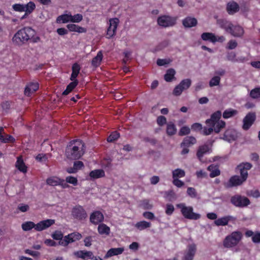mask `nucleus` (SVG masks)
Instances as JSON below:
<instances>
[{
	"mask_svg": "<svg viewBox=\"0 0 260 260\" xmlns=\"http://www.w3.org/2000/svg\"><path fill=\"white\" fill-rule=\"evenodd\" d=\"M221 116V112L217 111L212 114L210 119H207L206 123L207 126L203 128V135L208 136L210 135L213 131L218 134L221 129L224 127L225 122L224 121L220 120Z\"/></svg>",
	"mask_w": 260,
	"mask_h": 260,
	"instance_id": "f257e3e1",
	"label": "nucleus"
},
{
	"mask_svg": "<svg viewBox=\"0 0 260 260\" xmlns=\"http://www.w3.org/2000/svg\"><path fill=\"white\" fill-rule=\"evenodd\" d=\"M84 144L79 140L71 141L66 150V155L70 159H78L84 154Z\"/></svg>",
	"mask_w": 260,
	"mask_h": 260,
	"instance_id": "f03ea898",
	"label": "nucleus"
},
{
	"mask_svg": "<svg viewBox=\"0 0 260 260\" xmlns=\"http://www.w3.org/2000/svg\"><path fill=\"white\" fill-rule=\"evenodd\" d=\"M36 34L34 29L30 27H24L20 29L14 35L12 38V42L15 45L21 46L29 41Z\"/></svg>",
	"mask_w": 260,
	"mask_h": 260,
	"instance_id": "7ed1b4c3",
	"label": "nucleus"
},
{
	"mask_svg": "<svg viewBox=\"0 0 260 260\" xmlns=\"http://www.w3.org/2000/svg\"><path fill=\"white\" fill-rule=\"evenodd\" d=\"M242 237V234L240 232H234L225 238L223 245L226 248L233 247L239 243Z\"/></svg>",
	"mask_w": 260,
	"mask_h": 260,
	"instance_id": "20e7f679",
	"label": "nucleus"
},
{
	"mask_svg": "<svg viewBox=\"0 0 260 260\" xmlns=\"http://www.w3.org/2000/svg\"><path fill=\"white\" fill-rule=\"evenodd\" d=\"M177 206L181 209V213L185 218L197 220L201 217L200 214L193 212V208L191 206H186L184 204H178Z\"/></svg>",
	"mask_w": 260,
	"mask_h": 260,
	"instance_id": "39448f33",
	"label": "nucleus"
},
{
	"mask_svg": "<svg viewBox=\"0 0 260 260\" xmlns=\"http://www.w3.org/2000/svg\"><path fill=\"white\" fill-rule=\"evenodd\" d=\"M231 203L236 207L243 208L250 204V200L246 197L235 194L231 198Z\"/></svg>",
	"mask_w": 260,
	"mask_h": 260,
	"instance_id": "423d86ee",
	"label": "nucleus"
},
{
	"mask_svg": "<svg viewBox=\"0 0 260 260\" xmlns=\"http://www.w3.org/2000/svg\"><path fill=\"white\" fill-rule=\"evenodd\" d=\"M158 24L162 27H172L175 25L176 19L168 15H163L157 18Z\"/></svg>",
	"mask_w": 260,
	"mask_h": 260,
	"instance_id": "0eeeda50",
	"label": "nucleus"
},
{
	"mask_svg": "<svg viewBox=\"0 0 260 260\" xmlns=\"http://www.w3.org/2000/svg\"><path fill=\"white\" fill-rule=\"evenodd\" d=\"M197 143L196 139L192 136H187L185 137L182 142H181L180 146L182 148L181 151V154H186L189 152L188 147H191L193 145Z\"/></svg>",
	"mask_w": 260,
	"mask_h": 260,
	"instance_id": "6e6552de",
	"label": "nucleus"
},
{
	"mask_svg": "<svg viewBox=\"0 0 260 260\" xmlns=\"http://www.w3.org/2000/svg\"><path fill=\"white\" fill-rule=\"evenodd\" d=\"M252 167V165L249 162H242L237 166L236 169L238 171L243 180H247L248 174V171L250 170Z\"/></svg>",
	"mask_w": 260,
	"mask_h": 260,
	"instance_id": "1a4fd4ad",
	"label": "nucleus"
},
{
	"mask_svg": "<svg viewBox=\"0 0 260 260\" xmlns=\"http://www.w3.org/2000/svg\"><path fill=\"white\" fill-rule=\"evenodd\" d=\"M246 180H243L241 176L234 175L232 176L227 182L224 183L225 188H229L234 186L241 185Z\"/></svg>",
	"mask_w": 260,
	"mask_h": 260,
	"instance_id": "9d476101",
	"label": "nucleus"
},
{
	"mask_svg": "<svg viewBox=\"0 0 260 260\" xmlns=\"http://www.w3.org/2000/svg\"><path fill=\"white\" fill-rule=\"evenodd\" d=\"M72 215L74 218L79 220L85 219L87 216L85 210L80 205L76 206L73 208Z\"/></svg>",
	"mask_w": 260,
	"mask_h": 260,
	"instance_id": "9b49d317",
	"label": "nucleus"
},
{
	"mask_svg": "<svg viewBox=\"0 0 260 260\" xmlns=\"http://www.w3.org/2000/svg\"><path fill=\"white\" fill-rule=\"evenodd\" d=\"M119 23V20L117 18H111L109 20V26L107 31L108 38L110 39L115 36Z\"/></svg>",
	"mask_w": 260,
	"mask_h": 260,
	"instance_id": "f8f14e48",
	"label": "nucleus"
},
{
	"mask_svg": "<svg viewBox=\"0 0 260 260\" xmlns=\"http://www.w3.org/2000/svg\"><path fill=\"white\" fill-rule=\"evenodd\" d=\"M238 137V133L236 130L233 128H228L225 131L223 137H220V139L231 143L235 141Z\"/></svg>",
	"mask_w": 260,
	"mask_h": 260,
	"instance_id": "ddd939ff",
	"label": "nucleus"
},
{
	"mask_svg": "<svg viewBox=\"0 0 260 260\" xmlns=\"http://www.w3.org/2000/svg\"><path fill=\"white\" fill-rule=\"evenodd\" d=\"M256 115L254 113H249L247 114L243 120V129L245 131L248 130L254 123Z\"/></svg>",
	"mask_w": 260,
	"mask_h": 260,
	"instance_id": "4468645a",
	"label": "nucleus"
},
{
	"mask_svg": "<svg viewBox=\"0 0 260 260\" xmlns=\"http://www.w3.org/2000/svg\"><path fill=\"white\" fill-rule=\"evenodd\" d=\"M197 251L195 244L189 245L185 252L182 260H192Z\"/></svg>",
	"mask_w": 260,
	"mask_h": 260,
	"instance_id": "2eb2a0df",
	"label": "nucleus"
},
{
	"mask_svg": "<svg viewBox=\"0 0 260 260\" xmlns=\"http://www.w3.org/2000/svg\"><path fill=\"white\" fill-rule=\"evenodd\" d=\"M55 223L53 219H46L42 220L36 224L35 230L37 231H42L50 227Z\"/></svg>",
	"mask_w": 260,
	"mask_h": 260,
	"instance_id": "dca6fc26",
	"label": "nucleus"
},
{
	"mask_svg": "<svg viewBox=\"0 0 260 260\" xmlns=\"http://www.w3.org/2000/svg\"><path fill=\"white\" fill-rule=\"evenodd\" d=\"M74 255L77 258H80L84 260H87L93 258V254L92 251L85 250H79L75 251Z\"/></svg>",
	"mask_w": 260,
	"mask_h": 260,
	"instance_id": "f3484780",
	"label": "nucleus"
},
{
	"mask_svg": "<svg viewBox=\"0 0 260 260\" xmlns=\"http://www.w3.org/2000/svg\"><path fill=\"white\" fill-rule=\"evenodd\" d=\"M104 220V215L100 211L93 212L90 216V221L94 224H98Z\"/></svg>",
	"mask_w": 260,
	"mask_h": 260,
	"instance_id": "a211bd4d",
	"label": "nucleus"
},
{
	"mask_svg": "<svg viewBox=\"0 0 260 260\" xmlns=\"http://www.w3.org/2000/svg\"><path fill=\"white\" fill-rule=\"evenodd\" d=\"M39 88V84L37 82L30 83L25 87L24 94L25 95L30 96Z\"/></svg>",
	"mask_w": 260,
	"mask_h": 260,
	"instance_id": "6ab92c4d",
	"label": "nucleus"
},
{
	"mask_svg": "<svg viewBox=\"0 0 260 260\" xmlns=\"http://www.w3.org/2000/svg\"><path fill=\"white\" fill-rule=\"evenodd\" d=\"M226 10L229 14L233 15L239 10V6L237 3L231 2L227 4Z\"/></svg>",
	"mask_w": 260,
	"mask_h": 260,
	"instance_id": "aec40b11",
	"label": "nucleus"
},
{
	"mask_svg": "<svg viewBox=\"0 0 260 260\" xmlns=\"http://www.w3.org/2000/svg\"><path fill=\"white\" fill-rule=\"evenodd\" d=\"M182 24L185 27H191L197 24V20L194 18L187 17L183 20Z\"/></svg>",
	"mask_w": 260,
	"mask_h": 260,
	"instance_id": "412c9836",
	"label": "nucleus"
},
{
	"mask_svg": "<svg viewBox=\"0 0 260 260\" xmlns=\"http://www.w3.org/2000/svg\"><path fill=\"white\" fill-rule=\"evenodd\" d=\"M207 170L211 172L209 175L211 178L218 176L220 174V171L218 167L213 164L209 166L207 168Z\"/></svg>",
	"mask_w": 260,
	"mask_h": 260,
	"instance_id": "4be33fe9",
	"label": "nucleus"
},
{
	"mask_svg": "<svg viewBox=\"0 0 260 260\" xmlns=\"http://www.w3.org/2000/svg\"><path fill=\"white\" fill-rule=\"evenodd\" d=\"M220 27L224 29L228 32L233 27V24L230 21L224 19H219L217 21Z\"/></svg>",
	"mask_w": 260,
	"mask_h": 260,
	"instance_id": "5701e85b",
	"label": "nucleus"
},
{
	"mask_svg": "<svg viewBox=\"0 0 260 260\" xmlns=\"http://www.w3.org/2000/svg\"><path fill=\"white\" fill-rule=\"evenodd\" d=\"M232 35L236 37H241L244 34L243 29L240 26H234L229 32Z\"/></svg>",
	"mask_w": 260,
	"mask_h": 260,
	"instance_id": "b1692460",
	"label": "nucleus"
},
{
	"mask_svg": "<svg viewBox=\"0 0 260 260\" xmlns=\"http://www.w3.org/2000/svg\"><path fill=\"white\" fill-rule=\"evenodd\" d=\"M124 251V248L122 247L114 248L110 249L106 254L105 257H109L114 255H117L121 254Z\"/></svg>",
	"mask_w": 260,
	"mask_h": 260,
	"instance_id": "393cba45",
	"label": "nucleus"
},
{
	"mask_svg": "<svg viewBox=\"0 0 260 260\" xmlns=\"http://www.w3.org/2000/svg\"><path fill=\"white\" fill-rule=\"evenodd\" d=\"M166 133L168 136H172L177 133V128L175 124L172 122L167 123Z\"/></svg>",
	"mask_w": 260,
	"mask_h": 260,
	"instance_id": "a878e982",
	"label": "nucleus"
},
{
	"mask_svg": "<svg viewBox=\"0 0 260 260\" xmlns=\"http://www.w3.org/2000/svg\"><path fill=\"white\" fill-rule=\"evenodd\" d=\"M209 149L210 148L207 145L200 146L197 153V156L198 158L201 160L203 155L209 151Z\"/></svg>",
	"mask_w": 260,
	"mask_h": 260,
	"instance_id": "bb28decb",
	"label": "nucleus"
},
{
	"mask_svg": "<svg viewBox=\"0 0 260 260\" xmlns=\"http://www.w3.org/2000/svg\"><path fill=\"white\" fill-rule=\"evenodd\" d=\"M98 231L99 233L102 235L108 236L110 233V228L104 223H101L99 225Z\"/></svg>",
	"mask_w": 260,
	"mask_h": 260,
	"instance_id": "cd10ccee",
	"label": "nucleus"
},
{
	"mask_svg": "<svg viewBox=\"0 0 260 260\" xmlns=\"http://www.w3.org/2000/svg\"><path fill=\"white\" fill-rule=\"evenodd\" d=\"M67 28L71 31H75L79 33L85 32L86 28L74 24H69L67 25Z\"/></svg>",
	"mask_w": 260,
	"mask_h": 260,
	"instance_id": "c85d7f7f",
	"label": "nucleus"
},
{
	"mask_svg": "<svg viewBox=\"0 0 260 260\" xmlns=\"http://www.w3.org/2000/svg\"><path fill=\"white\" fill-rule=\"evenodd\" d=\"M72 73L71 74L70 79L71 80L74 81L77 80L76 79L79 73L80 67L77 63H75L72 66Z\"/></svg>",
	"mask_w": 260,
	"mask_h": 260,
	"instance_id": "c756f323",
	"label": "nucleus"
},
{
	"mask_svg": "<svg viewBox=\"0 0 260 260\" xmlns=\"http://www.w3.org/2000/svg\"><path fill=\"white\" fill-rule=\"evenodd\" d=\"M103 57L102 52L101 51H99L96 56H95L91 61L92 66L95 68L99 67L101 64Z\"/></svg>",
	"mask_w": 260,
	"mask_h": 260,
	"instance_id": "7c9ffc66",
	"label": "nucleus"
},
{
	"mask_svg": "<svg viewBox=\"0 0 260 260\" xmlns=\"http://www.w3.org/2000/svg\"><path fill=\"white\" fill-rule=\"evenodd\" d=\"M105 176V172L102 169L94 170L91 171L89 176L92 179H98Z\"/></svg>",
	"mask_w": 260,
	"mask_h": 260,
	"instance_id": "2f4dec72",
	"label": "nucleus"
},
{
	"mask_svg": "<svg viewBox=\"0 0 260 260\" xmlns=\"http://www.w3.org/2000/svg\"><path fill=\"white\" fill-rule=\"evenodd\" d=\"M15 166L20 171L23 173H26L27 171V167L25 165L23 160L21 157H18L17 158Z\"/></svg>",
	"mask_w": 260,
	"mask_h": 260,
	"instance_id": "473e14b6",
	"label": "nucleus"
},
{
	"mask_svg": "<svg viewBox=\"0 0 260 260\" xmlns=\"http://www.w3.org/2000/svg\"><path fill=\"white\" fill-rule=\"evenodd\" d=\"M151 224L150 222L146 221H141L136 223L135 226L140 231L145 230L151 226Z\"/></svg>",
	"mask_w": 260,
	"mask_h": 260,
	"instance_id": "72a5a7b5",
	"label": "nucleus"
},
{
	"mask_svg": "<svg viewBox=\"0 0 260 260\" xmlns=\"http://www.w3.org/2000/svg\"><path fill=\"white\" fill-rule=\"evenodd\" d=\"M201 38L204 41H209L212 43L216 42L215 35L211 32H204L201 35Z\"/></svg>",
	"mask_w": 260,
	"mask_h": 260,
	"instance_id": "f704fd0d",
	"label": "nucleus"
},
{
	"mask_svg": "<svg viewBox=\"0 0 260 260\" xmlns=\"http://www.w3.org/2000/svg\"><path fill=\"white\" fill-rule=\"evenodd\" d=\"M230 220V216H225L217 219L214 221V223L217 226H224L227 225Z\"/></svg>",
	"mask_w": 260,
	"mask_h": 260,
	"instance_id": "c9c22d12",
	"label": "nucleus"
},
{
	"mask_svg": "<svg viewBox=\"0 0 260 260\" xmlns=\"http://www.w3.org/2000/svg\"><path fill=\"white\" fill-rule=\"evenodd\" d=\"M78 81L77 80H75L74 81H72L67 87L66 89L62 92V94L63 95H67L69 93H70L78 85Z\"/></svg>",
	"mask_w": 260,
	"mask_h": 260,
	"instance_id": "e433bc0d",
	"label": "nucleus"
},
{
	"mask_svg": "<svg viewBox=\"0 0 260 260\" xmlns=\"http://www.w3.org/2000/svg\"><path fill=\"white\" fill-rule=\"evenodd\" d=\"M71 17V14H66L59 16L56 19V22L57 23L62 22L63 23H68L71 22L70 19Z\"/></svg>",
	"mask_w": 260,
	"mask_h": 260,
	"instance_id": "4c0bfd02",
	"label": "nucleus"
},
{
	"mask_svg": "<svg viewBox=\"0 0 260 260\" xmlns=\"http://www.w3.org/2000/svg\"><path fill=\"white\" fill-rule=\"evenodd\" d=\"M176 72L173 69H170L167 71L164 76L165 80L167 82H170L174 78Z\"/></svg>",
	"mask_w": 260,
	"mask_h": 260,
	"instance_id": "58836bf2",
	"label": "nucleus"
},
{
	"mask_svg": "<svg viewBox=\"0 0 260 260\" xmlns=\"http://www.w3.org/2000/svg\"><path fill=\"white\" fill-rule=\"evenodd\" d=\"M24 6V12H26V14H30L36 8V5L32 2H29Z\"/></svg>",
	"mask_w": 260,
	"mask_h": 260,
	"instance_id": "ea45409f",
	"label": "nucleus"
},
{
	"mask_svg": "<svg viewBox=\"0 0 260 260\" xmlns=\"http://www.w3.org/2000/svg\"><path fill=\"white\" fill-rule=\"evenodd\" d=\"M249 95L252 99L260 98V87L252 89L250 92Z\"/></svg>",
	"mask_w": 260,
	"mask_h": 260,
	"instance_id": "a19ab883",
	"label": "nucleus"
},
{
	"mask_svg": "<svg viewBox=\"0 0 260 260\" xmlns=\"http://www.w3.org/2000/svg\"><path fill=\"white\" fill-rule=\"evenodd\" d=\"M238 111L236 110L231 109H228L224 111L223 113V117L225 119L229 118L236 115Z\"/></svg>",
	"mask_w": 260,
	"mask_h": 260,
	"instance_id": "79ce46f5",
	"label": "nucleus"
},
{
	"mask_svg": "<svg viewBox=\"0 0 260 260\" xmlns=\"http://www.w3.org/2000/svg\"><path fill=\"white\" fill-rule=\"evenodd\" d=\"M47 183L51 186H56L60 183V179L56 177H50L47 179Z\"/></svg>",
	"mask_w": 260,
	"mask_h": 260,
	"instance_id": "37998d69",
	"label": "nucleus"
},
{
	"mask_svg": "<svg viewBox=\"0 0 260 260\" xmlns=\"http://www.w3.org/2000/svg\"><path fill=\"white\" fill-rule=\"evenodd\" d=\"M36 224L32 221H27L22 224V229L25 231H27L30 230L32 228L35 229Z\"/></svg>",
	"mask_w": 260,
	"mask_h": 260,
	"instance_id": "c03bdc74",
	"label": "nucleus"
},
{
	"mask_svg": "<svg viewBox=\"0 0 260 260\" xmlns=\"http://www.w3.org/2000/svg\"><path fill=\"white\" fill-rule=\"evenodd\" d=\"M185 173L184 170L180 169H177L173 171V178H178V177H183L185 176Z\"/></svg>",
	"mask_w": 260,
	"mask_h": 260,
	"instance_id": "a18cd8bd",
	"label": "nucleus"
},
{
	"mask_svg": "<svg viewBox=\"0 0 260 260\" xmlns=\"http://www.w3.org/2000/svg\"><path fill=\"white\" fill-rule=\"evenodd\" d=\"M74 240L72 237H68V235L66 236L64 238L59 241V243L60 245L63 246H67L69 243L74 242Z\"/></svg>",
	"mask_w": 260,
	"mask_h": 260,
	"instance_id": "49530a36",
	"label": "nucleus"
},
{
	"mask_svg": "<svg viewBox=\"0 0 260 260\" xmlns=\"http://www.w3.org/2000/svg\"><path fill=\"white\" fill-rule=\"evenodd\" d=\"M191 81L189 79H184L180 83L179 85L183 90L188 89L191 85Z\"/></svg>",
	"mask_w": 260,
	"mask_h": 260,
	"instance_id": "de8ad7c7",
	"label": "nucleus"
},
{
	"mask_svg": "<svg viewBox=\"0 0 260 260\" xmlns=\"http://www.w3.org/2000/svg\"><path fill=\"white\" fill-rule=\"evenodd\" d=\"M83 19V16L80 14H77L74 16L71 15L70 21L73 23H79Z\"/></svg>",
	"mask_w": 260,
	"mask_h": 260,
	"instance_id": "09e8293b",
	"label": "nucleus"
},
{
	"mask_svg": "<svg viewBox=\"0 0 260 260\" xmlns=\"http://www.w3.org/2000/svg\"><path fill=\"white\" fill-rule=\"evenodd\" d=\"M220 81V78L219 76H214L213 77L209 82V86L210 87H213L214 86H217L219 84Z\"/></svg>",
	"mask_w": 260,
	"mask_h": 260,
	"instance_id": "8fccbe9b",
	"label": "nucleus"
},
{
	"mask_svg": "<svg viewBox=\"0 0 260 260\" xmlns=\"http://www.w3.org/2000/svg\"><path fill=\"white\" fill-rule=\"evenodd\" d=\"M190 132V129L189 127L186 126H184L180 128L178 134L180 136H183L189 134Z\"/></svg>",
	"mask_w": 260,
	"mask_h": 260,
	"instance_id": "3c124183",
	"label": "nucleus"
},
{
	"mask_svg": "<svg viewBox=\"0 0 260 260\" xmlns=\"http://www.w3.org/2000/svg\"><path fill=\"white\" fill-rule=\"evenodd\" d=\"M119 137V134L117 132H113L107 138L109 142H112L117 140Z\"/></svg>",
	"mask_w": 260,
	"mask_h": 260,
	"instance_id": "603ef678",
	"label": "nucleus"
},
{
	"mask_svg": "<svg viewBox=\"0 0 260 260\" xmlns=\"http://www.w3.org/2000/svg\"><path fill=\"white\" fill-rule=\"evenodd\" d=\"M174 207L172 204H168L166 205V213L168 215H171L174 211Z\"/></svg>",
	"mask_w": 260,
	"mask_h": 260,
	"instance_id": "864d4df0",
	"label": "nucleus"
},
{
	"mask_svg": "<svg viewBox=\"0 0 260 260\" xmlns=\"http://www.w3.org/2000/svg\"><path fill=\"white\" fill-rule=\"evenodd\" d=\"M66 181L67 183L72 184L75 186L78 184V180L76 178L73 176H68L66 177Z\"/></svg>",
	"mask_w": 260,
	"mask_h": 260,
	"instance_id": "5fc2aeb1",
	"label": "nucleus"
},
{
	"mask_svg": "<svg viewBox=\"0 0 260 260\" xmlns=\"http://www.w3.org/2000/svg\"><path fill=\"white\" fill-rule=\"evenodd\" d=\"M187 194L192 198H194L197 196V193L195 188L193 187H188L187 190Z\"/></svg>",
	"mask_w": 260,
	"mask_h": 260,
	"instance_id": "6e6d98bb",
	"label": "nucleus"
},
{
	"mask_svg": "<svg viewBox=\"0 0 260 260\" xmlns=\"http://www.w3.org/2000/svg\"><path fill=\"white\" fill-rule=\"evenodd\" d=\"M4 136L3 137L2 142L3 143H8V142H14L15 141V139L11 135L7 134H4Z\"/></svg>",
	"mask_w": 260,
	"mask_h": 260,
	"instance_id": "4d7b16f0",
	"label": "nucleus"
},
{
	"mask_svg": "<svg viewBox=\"0 0 260 260\" xmlns=\"http://www.w3.org/2000/svg\"><path fill=\"white\" fill-rule=\"evenodd\" d=\"M13 9L15 11L18 12H24V6L23 4H14L12 6Z\"/></svg>",
	"mask_w": 260,
	"mask_h": 260,
	"instance_id": "13d9d810",
	"label": "nucleus"
},
{
	"mask_svg": "<svg viewBox=\"0 0 260 260\" xmlns=\"http://www.w3.org/2000/svg\"><path fill=\"white\" fill-rule=\"evenodd\" d=\"M157 123L161 126L167 123V119L164 116H159L157 118Z\"/></svg>",
	"mask_w": 260,
	"mask_h": 260,
	"instance_id": "bf43d9fd",
	"label": "nucleus"
},
{
	"mask_svg": "<svg viewBox=\"0 0 260 260\" xmlns=\"http://www.w3.org/2000/svg\"><path fill=\"white\" fill-rule=\"evenodd\" d=\"M238 44L235 40H231L228 43L226 48L229 49H234L237 47Z\"/></svg>",
	"mask_w": 260,
	"mask_h": 260,
	"instance_id": "052dcab7",
	"label": "nucleus"
},
{
	"mask_svg": "<svg viewBox=\"0 0 260 260\" xmlns=\"http://www.w3.org/2000/svg\"><path fill=\"white\" fill-rule=\"evenodd\" d=\"M52 236L54 239L60 240H60H62L63 234H62V233L60 231H55L52 234Z\"/></svg>",
	"mask_w": 260,
	"mask_h": 260,
	"instance_id": "680f3d73",
	"label": "nucleus"
},
{
	"mask_svg": "<svg viewBox=\"0 0 260 260\" xmlns=\"http://www.w3.org/2000/svg\"><path fill=\"white\" fill-rule=\"evenodd\" d=\"M183 90L179 84L175 87L173 93L175 95L178 96L180 95Z\"/></svg>",
	"mask_w": 260,
	"mask_h": 260,
	"instance_id": "e2e57ef3",
	"label": "nucleus"
},
{
	"mask_svg": "<svg viewBox=\"0 0 260 260\" xmlns=\"http://www.w3.org/2000/svg\"><path fill=\"white\" fill-rule=\"evenodd\" d=\"M68 237H72L74 242L80 240L82 238L81 235L79 233H72L69 234Z\"/></svg>",
	"mask_w": 260,
	"mask_h": 260,
	"instance_id": "0e129e2a",
	"label": "nucleus"
},
{
	"mask_svg": "<svg viewBox=\"0 0 260 260\" xmlns=\"http://www.w3.org/2000/svg\"><path fill=\"white\" fill-rule=\"evenodd\" d=\"M74 167L77 171L82 169L84 167V165L81 161H76L74 163Z\"/></svg>",
	"mask_w": 260,
	"mask_h": 260,
	"instance_id": "69168bd1",
	"label": "nucleus"
},
{
	"mask_svg": "<svg viewBox=\"0 0 260 260\" xmlns=\"http://www.w3.org/2000/svg\"><path fill=\"white\" fill-rule=\"evenodd\" d=\"M191 128L194 131H199L202 129L203 127L201 123H194L191 125Z\"/></svg>",
	"mask_w": 260,
	"mask_h": 260,
	"instance_id": "338daca9",
	"label": "nucleus"
},
{
	"mask_svg": "<svg viewBox=\"0 0 260 260\" xmlns=\"http://www.w3.org/2000/svg\"><path fill=\"white\" fill-rule=\"evenodd\" d=\"M36 159L39 161L45 162L47 160V157L46 154H39L36 156Z\"/></svg>",
	"mask_w": 260,
	"mask_h": 260,
	"instance_id": "774afa93",
	"label": "nucleus"
}]
</instances>
